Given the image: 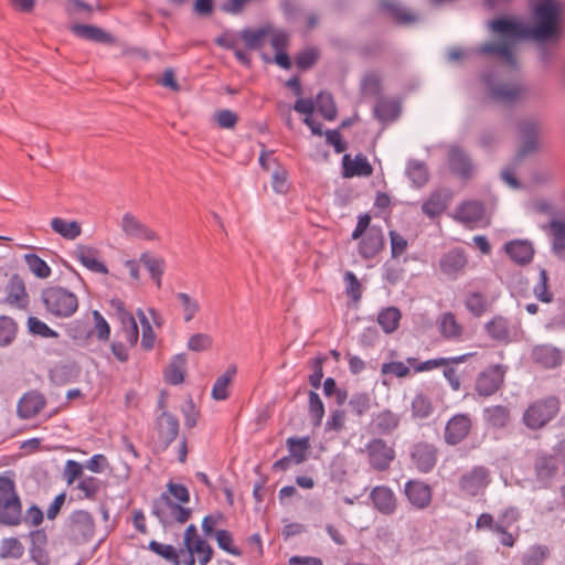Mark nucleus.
<instances>
[{
    "label": "nucleus",
    "mask_w": 565,
    "mask_h": 565,
    "mask_svg": "<svg viewBox=\"0 0 565 565\" xmlns=\"http://www.w3.org/2000/svg\"><path fill=\"white\" fill-rule=\"evenodd\" d=\"M534 24L529 25L507 18L493 20L490 24L492 32L502 36L500 41L482 44L480 54H495L509 66H515L513 46L518 40L536 42L555 41L562 34V8L554 0H543L534 9Z\"/></svg>",
    "instance_id": "f257e3e1"
},
{
    "label": "nucleus",
    "mask_w": 565,
    "mask_h": 565,
    "mask_svg": "<svg viewBox=\"0 0 565 565\" xmlns=\"http://www.w3.org/2000/svg\"><path fill=\"white\" fill-rule=\"evenodd\" d=\"M22 503L15 483L8 476H0V523L14 526L21 523Z\"/></svg>",
    "instance_id": "f03ea898"
},
{
    "label": "nucleus",
    "mask_w": 565,
    "mask_h": 565,
    "mask_svg": "<svg viewBox=\"0 0 565 565\" xmlns=\"http://www.w3.org/2000/svg\"><path fill=\"white\" fill-rule=\"evenodd\" d=\"M561 409V402L556 396H546L531 403L523 414L524 425L537 430L554 419Z\"/></svg>",
    "instance_id": "7ed1b4c3"
},
{
    "label": "nucleus",
    "mask_w": 565,
    "mask_h": 565,
    "mask_svg": "<svg viewBox=\"0 0 565 565\" xmlns=\"http://www.w3.org/2000/svg\"><path fill=\"white\" fill-rule=\"evenodd\" d=\"M41 299L45 309L55 317H71L78 308L77 296L58 286L43 289Z\"/></svg>",
    "instance_id": "20e7f679"
},
{
    "label": "nucleus",
    "mask_w": 565,
    "mask_h": 565,
    "mask_svg": "<svg viewBox=\"0 0 565 565\" xmlns=\"http://www.w3.org/2000/svg\"><path fill=\"white\" fill-rule=\"evenodd\" d=\"M182 565H194L198 559L200 565H207L213 556L211 545L202 539L194 524H190L183 533Z\"/></svg>",
    "instance_id": "39448f33"
},
{
    "label": "nucleus",
    "mask_w": 565,
    "mask_h": 565,
    "mask_svg": "<svg viewBox=\"0 0 565 565\" xmlns=\"http://www.w3.org/2000/svg\"><path fill=\"white\" fill-rule=\"evenodd\" d=\"M152 512L164 524L185 523L191 516V509L185 508L183 503L170 499L167 493H161L158 499L153 501Z\"/></svg>",
    "instance_id": "423d86ee"
},
{
    "label": "nucleus",
    "mask_w": 565,
    "mask_h": 565,
    "mask_svg": "<svg viewBox=\"0 0 565 565\" xmlns=\"http://www.w3.org/2000/svg\"><path fill=\"white\" fill-rule=\"evenodd\" d=\"M535 473L539 481L547 483L559 471L565 473V445H558L553 454H544L535 460Z\"/></svg>",
    "instance_id": "0eeeda50"
},
{
    "label": "nucleus",
    "mask_w": 565,
    "mask_h": 565,
    "mask_svg": "<svg viewBox=\"0 0 565 565\" xmlns=\"http://www.w3.org/2000/svg\"><path fill=\"white\" fill-rule=\"evenodd\" d=\"M95 534V521L93 515L85 510L74 511L67 523V535L76 543H86Z\"/></svg>",
    "instance_id": "6e6552de"
},
{
    "label": "nucleus",
    "mask_w": 565,
    "mask_h": 565,
    "mask_svg": "<svg viewBox=\"0 0 565 565\" xmlns=\"http://www.w3.org/2000/svg\"><path fill=\"white\" fill-rule=\"evenodd\" d=\"M490 482L489 469L483 466H477L460 476L458 486L465 495L476 497L482 494Z\"/></svg>",
    "instance_id": "1a4fd4ad"
},
{
    "label": "nucleus",
    "mask_w": 565,
    "mask_h": 565,
    "mask_svg": "<svg viewBox=\"0 0 565 565\" xmlns=\"http://www.w3.org/2000/svg\"><path fill=\"white\" fill-rule=\"evenodd\" d=\"M366 452L370 465L377 471L387 470L395 458L394 448L380 438L372 439L366 445Z\"/></svg>",
    "instance_id": "9d476101"
},
{
    "label": "nucleus",
    "mask_w": 565,
    "mask_h": 565,
    "mask_svg": "<svg viewBox=\"0 0 565 565\" xmlns=\"http://www.w3.org/2000/svg\"><path fill=\"white\" fill-rule=\"evenodd\" d=\"M565 352L552 344H536L531 350L532 361L543 369H556L563 364Z\"/></svg>",
    "instance_id": "9b49d317"
},
{
    "label": "nucleus",
    "mask_w": 565,
    "mask_h": 565,
    "mask_svg": "<svg viewBox=\"0 0 565 565\" xmlns=\"http://www.w3.org/2000/svg\"><path fill=\"white\" fill-rule=\"evenodd\" d=\"M486 331L495 341L510 342L518 337L520 327L502 316H497L486 324Z\"/></svg>",
    "instance_id": "f8f14e48"
},
{
    "label": "nucleus",
    "mask_w": 565,
    "mask_h": 565,
    "mask_svg": "<svg viewBox=\"0 0 565 565\" xmlns=\"http://www.w3.org/2000/svg\"><path fill=\"white\" fill-rule=\"evenodd\" d=\"M45 405L46 399L42 393L29 391L18 401L17 415L21 419H31L39 415Z\"/></svg>",
    "instance_id": "ddd939ff"
},
{
    "label": "nucleus",
    "mask_w": 565,
    "mask_h": 565,
    "mask_svg": "<svg viewBox=\"0 0 565 565\" xmlns=\"http://www.w3.org/2000/svg\"><path fill=\"white\" fill-rule=\"evenodd\" d=\"M73 257L86 269L102 275L108 274L107 266L100 260L99 252L88 245L79 244L73 250Z\"/></svg>",
    "instance_id": "4468645a"
},
{
    "label": "nucleus",
    "mask_w": 565,
    "mask_h": 565,
    "mask_svg": "<svg viewBox=\"0 0 565 565\" xmlns=\"http://www.w3.org/2000/svg\"><path fill=\"white\" fill-rule=\"evenodd\" d=\"M472 422L466 414L452 416L445 428V440L449 445H457L462 441L470 433Z\"/></svg>",
    "instance_id": "2eb2a0df"
},
{
    "label": "nucleus",
    "mask_w": 565,
    "mask_h": 565,
    "mask_svg": "<svg viewBox=\"0 0 565 565\" xmlns=\"http://www.w3.org/2000/svg\"><path fill=\"white\" fill-rule=\"evenodd\" d=\"M120 227L126 235L134 238L150 242L159 239V235L157 232H154L146 224L140 222L135 215H132L129 212L122 215L120 221Z\"/></svg>",
    "instance_id": "dca6fc26"
},
{
    "label": "nucleus",
    "mask_w": 565,
    "mask_h": 565,
    "mask_svg": "<svg viewBox=\"0 0 565 565\" xmlns=\"http://www.w3.org/2000/svg\"><path fill=\"white\" fill-rule=\"evenodd\" d=\"M504 377V370L494 365L481 373L476 383V390L483 396L494 394L501 386Z\"/></svg>",
    "instance_id": "f3484780"
},
{
    "label": "nucleus",
    "mask_w": 565,
    "mask_h": 565,
    "mask_svg": "<svg viewBox=\"0 0 565 565\" xmlns=\"http://www.w3.org/2000/svg\"><path fill=\"white\" fill-rule=\"evenodd\" d=\"M6 298L2 302H6L12 308L25 309L29 305V295L25 289L24 281L18 275L10 278L6 287Z\"/></svg>",
    "instance_id": "a211bd4d"
},
{
    "label": "nucleus",
    "mask_w": 565,
    "mask_h": 565,
    "mask_svg": "<svg viewBox=\"0 0 565 565\" xmlns=\"http://www.w3.org/2000/svg\"><path fill=\"white\" fill-rule=\"evenodd\" d=\"M490 96L503 104L513 103L522 98L524 89L519 84L495 85L489 78L486 79Z\"/></svg>",
    "instance_id": "6ab92c4d"
},
{
    "label": "nucleus",
    "mask_w": 565,
    "mask_h": 565,
    "mask_svg": "<svg viewBox=\"0 0 565 565\" xmlns=\"http://www.w3.org/2000/svg\"><path fill=\"white\" fill-rule=\"evenodd\" d=\"M405 494L409 502L418 509H425L431 502V489L422 481H408L405 484Z\"/></svg>",
    "instance_id": "aec40b11"
},
{
    "label": "nucleus",
    "mask_w": 565,
    "mask_h": 565,
    "mask_svg": "<svg viewBox=\"0 0 565 565\" xmlns=\"http://www.w3.org/2000/svg\"><path fill=\"white\" fill-rule=\"evenodd\" d=\"M475 353H466L459 356L454 358H438V359H431L427 360L425 362H417V359L415 358H407L406 362L409 366H413L415 372L422 373V372H428L434 369H438L440 366H447L449 364H460L466 362L470 356H473Z\"/></svg>",
    "instance_id": "412c9836"
},
{
    "label": "nucleus",
    "mask_w": 565,
    "mask_h": 565,
    "mask_svg": "<svg viewBox=\"0 0 565 565\" xmlns=\"http://www.w3.org/2000/svg\"><path fill=\"white\" fill-rule=\"evenodd\" d=\"M509 257L519 265L529 264L534 256V247L530 241L514 239L504 245Z\"/></svg>",
    "instance_id": "4be33fe9"
},
{
    "label": "nucleus",
    "mask_w": 565,
    "mask_h": 565,
    "mask_svg": "<svg viewBox=\"0 0 565 565\" xmlns=\"http://www.w3.org/2000/svg\"><path fill=\"white\" fill-rule=\"evenodd\" d=\"M370 498L375 508L383 514H392L396 510L397 501L394 492L385 486L375 487Z\"/></svg>",
    "instance_id": "5701e85b"
},
{
    "label": "nucleus",
    "mask_w": 565,
    "mask_h": 565,
    "mask_svg": "<svg viewBox=\"0 0 565 565\" xmlns=\"http://www.w3.org/2000/svg\"><path fill=\"white\" fill-rule=\"evenodd\" d=\"M451 171L460 178L468 179L473 173L470 158L458 147H451L448 154Z\"/></svg>",
    "instance_id": "b1692460"
},
{
    "label": "nucleus",
    "mask_w": 565,
    "mask_h": 565,
    "mask_svg": "<svg viewBox=\"0 0 565 565\" xmlns=\"http://www.w3.org/2000/svg\"><path fill=\"white\" fill-rule=\"evenodd\" d=\"M342 163L343 175L345 178L370 177L373 173V168L367 158L362 154L355 156L354 159H352L350 154H344Z\"/></svg>",
    "instance_id": "393cba45"
},
{
    "label": "nucleus",
    "mask_w": 565,
    "mask_h": 565,
    "mask_svg": "<svg viewBox=\"0 0 565 565\" xmlns=\"http://www.w3.org/2000/svg\"><path fill=\"white\" fill-rule=\"evenodd\" d=\"M412 459L419 471L428 472L436 465V449L428 444H418L414 447Z\"/></svg>",
    "instance_id": "a878e982"
},
{
    "label": "nucleus",
    "mask_w": 565,
    "mask_h": 565,
    "mask_svg": "<svg viewBox=\"0 0 565 565\" xmlns=\"http://www.w3.org/2000/svg\"><path fill=\"white\" fill-rule=\"evenodd\" d=\"M159 438L167 447L179 434V420L175 416L168 412H162L157 420Z\"/></svg>",
    "instance_id": "bb28decb"
},
{
    "label": "nucleus",
    "mask_w": 565,
    "mask_h": 565,
    "mask_svg": "<svg viewBox=\"0 0 565 565\" xmlns=\"http://www.w3.org/2000/svg\"><path fill=\"white\" fill-rule=\"evenodd\" d=\"M237 367L236 365H230L226 370L216 377L212 391L211 396L215 401H224L230 396L231 385L236 376Z\"/></svg>",
    "instance_id": "cd10ccee"
},
{
    "label": "nucleus",
    "mask_w": 565,
    "mask_h": 565,
    "mask_svg": "<svg viewBox=\"0 0 565 565\" xmlns=\"http://www.w3.org/2000/svg\"><path fill=\"white\" fill-rule=\"evenodd\" d=\"M384 237L381 228L371 227L366 236L361 241L359 252L364 258L374 257L382 248Z\"/></svg>",
    "instance_id": "c85d7f7f"
},
{
    "label": "nucleus",
    "mask_w": 565,
    "mask_h": 565,
    "mask_svg": "<svg viewBox=\"0 0 565 565\" xmlns=\"http://www.w3.org/2000/svg\"><path fill=\"white\" fill-rule=\"evenodd\" d=\"M454 217L466 225H473L482 220L483 206L477 201L465 202L456 210Z\"/></svg>",
    "instance_id": "c756f323"
},
{
    "label": "nucleus",
    "mask_w": 565,
    "mask_h": 565,
    "mask_svg": "<svg viewBox=\"0 0 565 565\" xmlns=\"http://www.w3.org/2000/svg\"><path fill=\"white\" fill-rule=\"evenodd\" d=\"M548 235L554 255L565 262V222L552 220L548 223Z\"/></svg>",
    "instance_id": "7c9ffc66"
},
{
    "label": "nucleus",
    "mask_w": 565,
    "mask_h": 565,
    "mask_svg": "<svg viewBox=\"0 0 565 565\" xmlns=\"http://www.w3.org/2000/svg\"><path fill=\"white\" fill-rule=\"evenodd\" d=\"M450 199H451L450 191L445 190V189L438 190V191L431 193V195L428 198V200H426L423 203L422 210L429 217H434L445 211Z\"/></svg>",
    "instance_id": "2f4dec72"
},
{
    "label": "nucleus",
    "mask_w": 565,
    "mask_h": 565,
    "mask_svg": "<svg viewBox=\"0 0 565 565\" xmlns=\"http://www.w3.org/2000/svg\"><path fill=\"white\" fill-rule=\"evenodd\" d=\"M50 225L54 233L67 241H74L82 234V225L75 220L53 217Z\"/></svg>",
    "instance_id": "473e14b6"
},
{
    "label": "nucleus",
    "mask_w": 565,
    "mask_h": 565,
    "mask_svg": "<svg viewBox=\"0 0 565 565\" xmlns=\"http://www.w3.org/2000/svg\"><path fill=\"white\" fill-rule=\"evenodd\" d=\"M399 424V417L390 409H384L376 415H374L372 419V427L380 435H390L392 434Z\"/></svg>",
    "instance_id": "72a5a7b5"
},
{
    "label": "nucleus",
    "mask_w": 565,
    "mask_h": 565,
    "mask_svg": "<svg viewBox=\"0 0 565 565\" xmlns=\"http://www.w3.org/2000/svg\"><path fill=\"white\" fill-rule=\"evenodd\" d=\"M440 334L447 340H459L463 333V327L451 312L443 313L438 319Z\"/></svg>",
    "instance_id": "f704fd0d"
},
{
    "label": "nucleus",
    "mask_w": 565,
    "mask_h": 565,
    "mask_svg": "<svg viewBox=\"0 0 565 565\" xmlns=\"http://www.w3.org/2000/svg\"><path fill=\"white\" fill-rule=\"evenodd\" d=\"M440 269L444 274L455 276L467 265V258L460 250H450L440 259Z\"/></svg>",
    "instance_id": "c9c22d12"
},
{
    "label": "nucleus",
    "mask_w": 565,
    "mask_h": 565,
    "mask_svg": "<svg viewBox=\"0 0 565 565\" xmlns=\"http://www.w3.org/2000/svg\"><path fill=\"white\" fill-rule=\"evenodd\" d=\"M270 33V26H263L259 29H244L241 31L239 36L245 46L249 50H260L266 39Z\"/></svg>",
    "instance_id": "e433bc0d"
},
{
    "label": "nucleus",
    "mask_w": 565,
    "mask_h": 565,
    "mask_svg": "<svg viewBox=\"0 0 565 565\" xmlns=\"http://www.w3.org/2000/svg\"><path fill=\"white\" fill-rule=\"evenodd\" d=\"M186 367V358L184 354H177L172 358L164 371L166 381L177 385L183 382Z\"/></svg>",
    "instance_id": "4c0bfd02"
},
{
    "label": "nucleus",
    "mask_w": 565,
    "mask_h": 565,
    "mask_svg": "<svg viewBox=\"0 0 565 565\" xmlns=\"http://www.w3.org/2000/svg\"><path fill=\"white\" fill-rule=\"evenodd\" d=\"M72 31L78 38L100 42V43H110L113 42V38L110 34L106 33L104 30L88 24H76L72 26Z\"/></svg>",
    "instance_id": "58836bf2"
},
{
    "label": "nucleus",
    "mask_w": 565,
    "mask_h": 565,
    "mask_svg": "<svg viewBox=\"0 0 565 565\" xmlns=\"http://www.w3.org/2000/svg\"><path fill=\"white\" fill-rule=\"evenodd\" d=\"M286 445L289 451V456L294 460V463L299 465L307 459L310 449V443L308 437H289L286 440Z\"/></svg>",
    "instance_id": "ea45409f"
},
{
    "label": "nucleus",
    "mask_w": 565,
    "mask_h": 565,
    "mask_svg": "<svg viewBox=\"0 0 565 565\" xmlns=\"http://www.w3.org/2000/svg\"><path fill=\"white\" fill-rule=\"evenodd\" d=\"M149 548L167 562L173 565H182V550L178 551L173 545L162 544L157 541H151L149 543Z\"/></svg>",
    "instance_id": "a19ab883"
},
{
    "label": "nucleus",
    "mask_w": 565,
    "mask_h": 565,
    "mask_svg": "<svg viewBox=\"0 0 565 565\" xmlns=\"http://www.w3.org/2000/svg\"><path fill=\"white\" fill-rule=\"evenodd\" d=\"M380 8L399 22L415 21V15L403 8L396 0H379Z\"/></svg>",
    "instance_id": "79ce46f5"
},
{
    "label": "nucleus",
    "mask_w": 565,
    "mask_h": 565,
    "mask_svg": "<svg viewBox=\"0 0 565 565\" xmlns=\"http://www.w3.org/2000/svg\"><path fill=\"white\" fill-rule=\"evenodd\" d=\"M24 263L29 270L39 279H46L51 276L52 269L47 263L36 254H25Z\"/></svg>",
    "instance_id": "37998d69"
},
{
    "label": "nucleus",
    "mask_w": 565,
    "mask_h": 565,
    "mask_svg": "<svg viewBox=\"0 0 565 565\" xmlns=\"http://www.w3.org/2000/svg\"><path fill=\"white\" fill-rule=\"evenodd\" d=\"M175 298L181 307L183 320L190 322L200 311L199 300L186 292H178Z\"/></svg>",
    "instance_id": "c03bdc74"
},
{
    "label": "nucleus",
    "mask_w": 565,
    "mask_h": 565,
    "mask_svg": "<svg viewBox=\"0 0 565 565\" xmlns=\"http://www.w3.org/2000/svg\"><path fill=\"white\" fill-rule=\"evenodd\" d=\"M401 311L395 307L383 309L377 316V322L385 333L394 332L401 320Z\"/></svg>",
    "instance_id": "a18cd8bd"
},
{
    "label": "nucleus",
    "mask_w": 565,
    "mask_h": 565,
    "mask_svg": "<svg viewBox=\"0 0 565 565\" xmlns=\"http://www.w3.org/2000/svg\"><path fill=\"white\" fill-rule=\"evenodd\" d=\"M467 310L475 317H481L489 308L490 303L486 296L480 292H470L465 299Z\"/></svg>",
    "instance_id": "49530a36"
},
{
    "label": "nucleus",
    "mask_w": 565,
    "mask_h": 565,
    "mask_svg": "<svg viewBox=\"0 0 565 565\" xmlns=\"http://www.w3.org/2000/svg\"><path fill=\"white\" fill-rule=\"evenodd\" d=\"M308 412L313 426H320L324 416V405L318 393L310 391L308 395Z\"/></svg>",
    "instance_id": "de8ad7c7"
},
{
    "label": "nucleus",
    "mask_w": 565,
    "mask_h": 565,
    "mask_svg": "<svg viewBox=\"0 0 565 565\" xmlns=\"http://www.w3.org/2000/svg\"><path fill=\"white\" fill-rule=\"evenodd\" d=\"M100 488L102 481L93 476H84L76 484V489L82 492V498L88 500L95 499Z\"/></svg>",
    "instance_id": "09e8293b"
},
{
    "label": "nucleus",
    "mask_w": 565,
    "mask_h": 565,
    "mask_svg": "<svg viewBox=\"0 0 565 565\" xmlns=\"http://www.w3.org/2000/svg\"><path fill=\"white\" fill-rule=\"evenodd\" d=\"M486 418L491 426L501 428L509 423L510 413L507 407L497 405L486 409Z\"/></svg>",
    "instance_id": "8fccbe9b"
},
{
    "label": "nucleus",
    "mask_w": 565,
    "mask_h": 565,
    "mask_svg": "<svg viewBox=\"0 0 565 565\" xmlns=\"http://www.w3.org/2000/svg\"><path fill=\"white\" fill-rule=\"evenodd\" d=\"M24 553V546L15 537L3 539L0 544V558H20Z\"/></svg>",
    "instance_id": "3c124183"
},
{
    "label": "nucleus",
    "mask_w": 565,
    "mask_h": 565,
    "mask_svg": "<svg viewBox=\"0 0 565 565\" xmlns=\"http://www.w3.org/2000/svg\"><path fill=\"white\" fill-rule=\"evenodd\" d=\"M18 326L8 316H0V347L9 345L17 335Z\"/></svg>",
    "instance_id": "603ef678"
},
{
    "label": "nucleus",
    "mask_w": 565,
    "mask_h": 565,
    "mask_svg": "<svg viewBox=\"0 0 565 565\" xmlns=\"http://www.w3.org/2000/svg\"><path fill=\"white\" fill-rule=\"evenodd\" d=\"M316 106L324 119L331 121L337 117V107L329 93H320L317 97Z\"/></svg>",
    "instance_id": "864d4df0"
},
{
    "label": "nucleus",
    "mask_w": 565,
    "mask_h": 565,
    "mask_svg": "<svg viewBox=\"0 0 565 565\" xmlns=\"http://www.w3.org/2000/svg\"><path fill=\"white\" fill-rule=\"evenodd\" d=\"M217 546L233 556H241L242 551L235 545L234 539L231 532L227 530H217L214 533Z\"/></svg>",
    "instance_id": "5fc2aeb1"
},
{
    "label": "nucleus",
    "mask_w": 565,
    "mask_h": 565,
    "mask_svg": "<svg viewBox=\"0 0 565 565\" xmlns=\"http://www.w3.org/2000/svg\"><path fill=\"white\" fill-rule=\"evenodd\" d=\"M550 551L546 546L535 545L527 550L522 558L523 565H542L548 557Z\"/></svg>",
    "instance_id": "6e6d98bb"
},
{
    "label": "nucleus",
    "mask_w": 565,
    "mask_h": 565,
    "mask_svg": "<svg viewBox=\"0 0 565 565\" xmlns=\"http://www.w3.org/2000/svg\"><path fill=\"white\" fill-rule=\"evenodd\" d=\"M137 316L139 318L141 327H142L141 345L146 350H151L154 345L156 334L152 330V327H151L148 318L146 317L145 312L141 309L137 310Z\"/></svg>",
    "instance_id": "4d7b16f0"
},
{
    "label": "nucleus",
    "mask_w": 565,
    "mask_h": 565,
    "mask_svg": "<svg viewBox=\"0 0 565 565\" xmlns=\"http://www.w3.org/2000/svg\"><path fill=\"white\" fill-rule=\"evenodd\" d=\"M375 116L382 121H392L398 115V107L394 102L380 100L374 108Z\"/></svg>",
    "instance_id": "13d9d810"
},
{
    "label": "nucleus",
    "mask_w": 565,
    "mask_h": 565,
    "mask_svg": "<svg viewBox=\"0 0 565 565\" xmlns=\"http://www.w3.org/2000/svg\"><path fill=\"white\" fill-rule=\"evenodd\" d=\"M213 345V338L207 333H194L192 334L186 343V348L193 352L207 351Z\"/></svg>",
    "instance_id": "bf43d9fd"
},
{
    "label": "nucleus",
    "mask_w": 565,
    "mask_h": 565,
    "mask_svg": "<svg viewBox=\"0 0 565 565\" xmlns=\"http://www.w3.org/2000/svg\"><path fill=\"white\" fill-rule=\"evenodd\" d=\"M524 141L520 150V157L535 150L537 148V128L535 125H525L522 128Z\"/></svg>",
    "instance_id": "052dcab7"
},
{
    "label": "nucleus",
    "mask_w": 565,
    "mask_h": 565,
    "mask_svg": "<svg viewBox=\"0 0 565 565\" xmlns=\"http://www.w3.org/2000/svg\"><path fill=\"white\" fill-rule=\"evenodd\" d=\"M141 260L143 262L146 268L148 269L150 277L156 281L158 288H160L161 287V276L164 270L163 259L142 256Z\"/></svg>",
    "instance_id": "680f3d73"
},
{
    "label": "nucleus",
    "mask_w": 565,
    "mask_h": 565,
    "mask_svg": "<svg viewBox=\"0 0 565 565\" xmlns=\"http://www.w3.org/2000/svg\"><path fill=\"white\" fill-rule=\"evenodd\" d=\"M407 174L416 186H422L428 181V171L426 166L417 161L408 164Z\"/></svg>",
    "instance_id": "e2e57ef3"
},
{
    "label": "nucleus",
    "mask_w": 565,
    "mask_h": 565,
    "mask_svg": "<svg viewBox=\"0 0 565 565\" xmlns=\"http://www.w3.org/2000/svg\"><path fill=\"white\" fill-rule=\"evenodd\" d=\"M413 416L419 419L427 418L433 413V405L428 397L419 394L412 403Z\"/></svg>",
    "instance_id": "0e129e2a"
},
{
    "label": "nucleus",
    "mask_w": 565,
    "mask_h": 565,
    "mask_svg": "<svg viewBox=\"0 0 565 565\" xmlns=\"http://www.w3.org/2000/svg\"><path fill=\"white\" fill-rule=\"evenodd\" d=\"M28 328L32 334L41 335L43 338H57V332L52 330L45 322L36 317L28 319Z\"/></svg>",
    "instance_id": "69168bd1"
},
{
    "label": "nucleus",
    "mask_w": 565,
    "mask_h": 565,
    "mask_svg": "<svg viewBox=\"0 0 565 565\" xmlns=\"http://www.w3.org/2000/svg\"><path fill=\"white\" fill-rule=\"evenodd\" d=\"M83 468L84 466L75 460H67L65 462L64 471H63V478L65 482L71 486L73 484L77 479L83 478Z\"/></svg>",
    "instance_id": "338daca9"
},
{
    "label": "nucleus",
    "mask_w": 565,
    "mask_h": 565,
    "mask_svg": "<svg viewBox=\"0 0 565 565\" xmlns=\"http://www.w3.org/2000/svg\"><path fill=\"white\" fill-rule=\"evenodd\" d=\"M381 373L383 375L392 374L396 377L403 379L409 375L411 369L404 362L393 361L383 363L381 367Z\"/></svg>",
    "instance_id": "774afa93"
}]
</instances>
